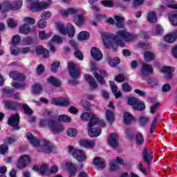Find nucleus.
Listing matches in <instances>:
<instances>
[{
	"label": "nucleus",
	"mask_w": 177,
	"mask_h": 177,
	"mask_svg": "<svg viewBox=\"0 0 177 177\" xmlns=\"http://www.w3.org/2000/svg\"><path fill=\"white\" fill-rule=\"evenodd\" d=\"M81 120L83 121H88V120H90V122H88V135L91 136V138H96V136H99L100 133H102V129H95L92 128L93 127H95L97 124H99L100 127H106V122L103 120H99V118L96 116V115L91 114L89 113H84L81 115Z\"/></svg>",
	"instance_id": "f257e3e1"
},
{
	"label": "nucleus",
	"mask_w": 177,
	"mask_h": 177,
	"mask_svg": "<svg viewBox=\"0 0 177 177\" xmlns=\"http://www.w3.org/2000/svg\"><path fill=\"white\" fill-rule=\"evenodd\" d=\"M113 39L119 46H125V42H131L135 39V35L129 33L127 30H119L116 32V35L113 37Z\"/></svg>",
	"instance_id": "f03ea898"
},
{
	"label": "nucleus",
	"mask_w": 177,
	"mask_h": 177,
	"mask_svg": "<svg viewBox=\"0 0 177 177\" xmlns=\"http://www.w3.org/2000/svg\"><path fill=\"white\" fill-rule=\"evenodd\" d=\"M39 127L41 128H48L53 133H60V132H63L65 129L63 124H59L53 120L47 122L44 119H41L39 122Z\"/></svg>",
	"instance_id": "7ed1b4c3"
},
{
	"label": "nucleus",
	"mask_w": 177,
	"mask_h": 177,
	"mask_svg": "<svg viewBox=\"0 0 177 177\" xmlns=\"http://www.w3.org/2000/svg\"><path fill=\"white\" fill-rule=\"evenodd\" d=\"M47 1H48V3L45 1L39 3L38 0H29L28 8L32 12H39V10H42V9H46L48 6H50V5H52L50 0Z\"/></svg>",
	"instance_id": "20e7f679"
},
{
	"label": "nucleus",
	"mask_w": 177,
	"mask_h": 177,
	"mask_svg": "<svg viewBox=\"0 0 177 177\" xmlns=\"http://www.w3.org/2000/svg\"><path fill=\"white\" fill-rule=\"evenodd\" d=\"M57 30L63 35H67L68 34L70 38H73V37H74V34H75V28H74L73 24L70 23H68L66 24V27H64V25H63V24H58Z\"/></svg>",
	"instance_id": "39448f33"
},
{
	"label": "nucleus",
	"mask_w": 177,
	"mask_h": 177,
	"mask_svg": "<svg viewBox=\"0 0 177 177\" xmlns=\"http://www.w3.org/2000/svg\"><path fill=\"white\" fill-rule=\"evenodd\" d=\"M23 6V0H15L12 3L5 1L3 5L4 10H19Z\"/></svg>",
	"instance_id": "423d86ee"
},
{
	"label": "nucleus",
	"mask_w": 177,
	"mask_h": 177,
	"mask_svg": "<svg viewBox=\"0 0 177 177\" xmlns=\"http://www.w3.org/2000/svg\"><path fill=\"white\" fill-rule=\"evenodd\" d=\"M128 104L132 106L134 110H138L139 111H143L145 109H146V106L145 103L142 102V101L139 100V99L136 97L129 98L127 101Z\"/></svg>",
	"instance_id": "0eeeda50"
},
{
	"label": "nucleus",
	"mask_w": 177,
	"mask_h": 177,
	"mask_svg": "<svg viewBox=\"0 0 177 177\" xmlns=\"http://www.w3.org/2000/svg\"><path fill=\"white\" fill-rule=\"evenodd\" d=\"M91 69L93 70V71H95L93 74L98 82H100L102 85H104L105 81L102 77H107L108 74L105 72V71H99V68H97V66H96V64H91ZM97 71H99L102 77L100 76L99 73H97Z\"/></svg>",
	"instance_id": "6e6552de"
},
{
	"label": "nucleus",
	"mask_w": 177,
	"mask_h": 177,
	"mask_svg": "<svg viewBox=\"0 0 177 177\" xmlns=\"http://www.w3.org/2000/svg\"><path fill=\"white\" fill-rule=\"evenodd\" d=\"M50 102L51 104H55V106H62V107L70 105V99L63 97L52 98Z\"/></svg>",
	"instance_id": "1a4fd4ad"
},
{
	"label": "nucleus",
	"mask_w": 177,
	"mask_h": 177,
	"mask_svg": "<svg viewBox=\"0 0 177 177\" xmlns=\"http://www.w3.org/2000/svg\"><path fill=\"white\" fill-rule=\"evenodd\" d=\"M68 68L70 75L72 77V78H80V68H78V66H75V64L68 63Z\"/></svg>",
	"instance_id": "9d476101"
},
{
	"label": "nucleus",
	"mask_w": 177,
	"mask_h": 177,
	"mask_svg": "<svg viewBox=\"0 0 177 177\" xmlns=\"http://www.w3.org/2000/svg\"><path fill=\"white\" fill-rule=\"evenodd\" d=\"M31 162L30 156L28 155L21 156L17 163V167L19 169L26 168L27 165Z\"/></svg>",
	"instance_id": "9b49d317"
},
{
	"label": "nucleus",
	"mask_w": 177,
	"mask_h": 177,
	"mask_svg": "<svg viewBox=\"0 0 177 177\" xmlns=\"http://www.w3.org/2000/svg\"><path fill=\"white\" fill-rule=\"evenodd\" d=\"M20 122V115L16 113L10 116L8 119V125L12 127L13 129H19V123Z\"/></svg>",
	"instance_id": "f8f14e48"
},
{
	"label": "nucleus",
	"mask_w": 177,
	"mask_h": 177,
	"mask_svg": "<svg viewBox=\"0 0 177 177\" xmlns=\"http://www.w3.org/2000/svg\"><path fill=\"white\" fill-rule=\"evenodd\" d=\"M37 150L41 153H50L52 151V143L44 140L41 142V146L38 147Z\"/></svg>",
	"instance_id": "ddd939ff"
},
{
	"label": "nucleus",
	"mask_w": 177,
	"mask_h": 177,
	"mask_svg": "<svg viewBox=\"0 0 177 177\" xmlns=\"http://www.w3.org/2000/svg\"><path fill=\"white\" fill-rule=\"evenodd\" d=\"M72 155L73 156L74 158L77 159V161H85L88 157L84 152V151L81 149H76L73 153Z\"/></svg>",
	"instance_id": "4468645a"
},
{
	"label": "nucleus",
	"mask_w": 177,
	"mask_h": 177,
	"mask_svg": "<svg viewBox=\"0 0 177 177\" xmlns=\"http://www.w3.org/2000/svg\"><path fill=\"white\" fill-rule=\"evenodd\" d=\"M108 143L113 149L118 147V135L115 133L111 134L108 138Z\"/></svg>",
	"instance_id": "2eb2a0df"
},
{
	"label": "nucleus",
	"mask_w": 177,
	"mask_h": 177,
	"mask_svg": "<svg viewBox=\"0 0 177 177\" xmlns=\"http://www.w3.org/2000/svg\"><path fill=\"white\" fill-rule=\"evenodd\" d=\"M58 12L62 17H68V16H71V15H75L78 11L75 10V8H70L66 10L60 8Z\"/></svg>",
	"instance_id": "dca6fc26"
},
{
	"label": "nucleus",
	"mask_w": 177,
	"mask_h": 177,
	"mask_svg": "<svg viewBox=\"0 0 177 177\" xmlns=\"http://www.w3.org/2000/svg\"><path fill=\"white\" fill-rule=\"evenodd\" d=\"M143 160L145 162H147L148 165H150V162L153 160V151L145 148L143 151Z\"/></svg>",
	"instance_id": "f3484780"
},
{
	"label": "nucleus",
	"mask_w": 177,
	"mask_h": 177,
	"mask_svg": "<svg viewBox=\"0 0 177 177\" xmlns=\"http://www.w3.org/2000/svg\"><path fill=\"white\" fill-rule=\"evenodd\" d=\"M85 20H86V18H85V12H84L82 14L76 15L73 21L77 27H81L85 24Z\"/></svg>",
	"instance_id": "a211bd4d"
},
{
	"label": "nucleus",
	"mask_w": 177,
	"mask_h": 177,
	"mask_svg": "<svg viewBox=\"0 0 177 177\" xmlns=\"http://www.w3.org/2000/svg\"><path fill=\"white\" fill-rule=\"evenodd\" d=\"M153 66L145 63L142 64L141 68V74L143 77L150 75L151 74H153Z\"/></svg>",
	"instance_id": "6ab92c4d"
},
{
	"label": "nucleus",
	"mask_w": 177,
	"mask_h": 177,
	"mask_svg": "<svg viewBox=\"0 0 177 177\" xmlns=\"http://www.w3.org/2000/svg\"><path fill=\"white\" fill-rule=\"evenodd\" d=\"M9 75L12 80H15V81H20L21 82L24 81L26 78V75L17 71H12L10 73Z\"/></svg>",
	"instance_id": "aec40b11"
},
{
	"label": "nucleus",
	"mask_w": 177,
	"mask_h": 177,
	"mask_svg": "<svg viewBox=\"0 0 177 177\" xmlns=\"http://www.w3.org/2000/svg\"><path fill=\"white\" fill-rule=\"evenodd\" d=\"M32 31H35V28L34 27H30L29 24H24L19 28L20 34H30V32H32Z\"/></svg>",
	"instance_id": "412c9836"
},
{
	"label": "nucleus",
	"mask_w": 177,
	"mask_h": 177,
	"mask_svg": "<svg viewBox=\"0 0 177 177\" xmlns=\"http://www.w3.org/2000/svg\"><path fill=\"white\" fill-rule=\"evenodd\" d=\"M91 56L95 59V60H102L103 57V54H102V51L96 47H93L91 48Z\"/></svg>",
	"instance_id": "4be33fe9"
},
{
	"label": "nucleus",
	"mask_w": 177,
	"mask_h": 177,
	"mask_svg": "<svg viewBox=\"0 0 177 177\" xmlns=\"http://www.w3.org/2000/svg\"><path fill=\"white\" fill-rule=\"evenodd\" d=\"M84 79L87 82H88L90 85V88L91 89H96L97 88V83H96V81L95 80V78H93V76L89 75V74H86L84 75Z\"/></svg>",
	"instance_id": "5701e85b"
},
{
	"label": "nucleus",
	"mask_w": 177,
	"mask_h": 177,
	"mask_svg": "<svg viewBox=\"0 0 177 177\" xmlns=\"http://www.w3.org/2000/svg\"><path fill=\"white\" fill-rule=\"evenodd\" d=\"M26 138L35 147H38L39 146L40 140L38 138H36L31 133H28L26 134Z\"/></svg>",
	"instance_id": "b1692460"
},
{
	"label": "nucleus",
	"mask_w": 177,
	"mask_h": 177,
	"mask_svg": "<svg viewBox=\"0 0 177 177\" xmlns=\"http://www.w3.org/2000/svg\"><path fill=\"white\" fill-rule=\"evenodd\" d=\"M70 44L73 48H75V57H77L79 60H82L84 59V55H82V53L78 50V45H77V43L74 41V40H71L70 42Z\"/></svg>",
	"instance_id": "393cba45"
},
{
	"label": "nucleus",
	"mask_w": 177,
	"mask_h": 177,
	"mask_svg": "<svg viewBox=\"0 0 177 177\" xmlns=\"http://www.w3.org/2000/svg\"><path fill=\"white\" fill-rule=\"evenodd\" d=\"M105 118L109 124H112L115 121V115L114 111L110 109H107L105 112Z\"/></svg>",
	"instance_id": "a878e982"
},
{
	"label": "nucleus",
	"mask_w": 177,
	"mask_h": 177,
	"mask_svg": "<svg viewBox=\"0 0 177 177\" xmlns=\"http://www.w3.org/2000/svg\"><path fill=\"white\" fill-rule=\"evenodd\" d=\"M80 145L82 147H86V149H91L95 147V141L91 140H82L80 141Z\"/></svg>",
	"instance_id": "bb28decb"
},
{
	"label": "nucleus",
	"mask_w": 177,
	"mask_h": 177,
	"mask_svg": "<svg viewBox=\"0 0 177 177\" xmlns=\"http://www.w3.org/2000/svg\"><path fill=\"white\" fill-rule=\"evenodd\" d=\"M37 55H43L44 59H48L49 57V50L46 48H43L41 46H39L36 48Z\"/></svg>",
	"instance_id": "cd10ccee"
},
{
	"label": "nucleus",
	"mask_w": 177,
	"mask_h": 177,
	"mask_svg": "<svg viewBox=\"0 0 177 177\" xmlns=\"http://www.w3.org/2000/svg\"><path fill=\"white\" fill-rule=\"evenodd\" d=\"M118 164H124V160L119 157L116 158V161H112L111 162V171H116L119 168Z\"/></svg>",
	"instance_id": "c85d7f7f"
},
{
	"label": "nucleus",
	"mask_w": 177,
	"mask_h": 177,
	"mask_svg": "<svg viewBox=\"0 0 177 177\" xmlns=\"http://www.w3.org/2000/svg\"><path fill=\"white\" fill-rule=\"evenodd\" d=\"M93 163L94 165H97L100 168H104L106 167V160L102 158L96 157L94 158Z\"/></svg>",
	"instance_id": "c756f323"
},
{
	"label": "nucleus",
	"mask_w": 177,
	"mask_h": 177,
	"mask_svg": "<svg viewBox=\"0 0 177 177\" xmlns=\"http://www.w3.org/2000/svg\"><path fill=\"white\" fill-rule=\"evenodd\" d=\"M161 73L167 75V78H171V74L175 71V68L171 66H164L160 69Z\"/></svg>",
	"instance_id": "7c9ffc66"
},
{
	"label": "nucleus",
	"mask_w": 177,
	"mask_h": 177,
	"mask_svg": "<svg viewBox=\"0 0 177 177\" xmlns=\"http://www.w3.org/2000/svg\"><path fill=\"white\" fill-rule=\"evenodd\" d=\"M109 84L112 90V92L114 93L115 96V98L118 99V97H121V92L120 91L117 92L118 91V87L117 86V85H115L114 82L111 81Z\"/></svg>",
	"instance_id": "2f4dec72"
},
{
	"label": "nucleus",
	"mask_w": 177,
	"mask_h": 177,
	"mask_svg": "<svg viewBox=\"0 0 177 177\" xmlns=\"http://www.w3.org/2000/svg\"><path fill=\"white\" fill-rule=\"evenodd\" d=\"M102 37L104 46L106 48H110V45H111V43L110 42V34L103 32Z\"/></svg>",
	"instance_id": "473e14b6"
},
{
	"label": "nucleus",
	"mask_w": 177,
	"mask_h": 177,
	"mask_svg": "<svg viewBox=\"0 0 177 177\" xmlns=\"http://www.w3.org/2000/svg\"><path fill=\"white\" fill-rule=\"evenodd\" d=\"M6 107L10 110H16L20 107V104L17 102H12L10 101H5Z\"/></svg>",
	"instance_id": "72a5a7b5"
},
{
	"label": "nucleus",
	"mask_w": 177,
	"mask_h": 177,
	"mask_svg": "<svg viewBox=\"0 0 177 177\" xmlns=\"http://www.w3.org/2000/svg\"><path fill=\"white\" fill-rule=\"evenodd\" d=\"M134 120L133 116H132V114L130 113L126 112L124 113L123 120L124 124H131V122H133Z\"/></svg>",
	"instance_id": "f704fd0d"
},
{
	"label": "nucleus",
	"mask_w": 177,
	"mask_h": 177,
	"mask_svg": "<svg viewBox=\"0 0 177 177\" xmlns=\"http://www.w3.org/2000/svg\"><path fill=\"white\" fill-rule=\"evenodd\" d=\"M47 81L48 84H50L51 85H53V86H56V87L60 86V84H62L60 80H59L57 78L53 76H51L48 79H47Z\"/></svg>",
	"instance_id": "c9c22d12"
},
{
	"label": "nucleus",
	"mask_w": 177,
	"mask_h": 177,
	"mask_svg": "<svg viewBox=\"0 0 177 177\" xmlns=\"http://www.w3.org/2000/svg\"><path fill=\"white\" fill-rule=\"evenodd\" d=\"M169 19L172 26H177V11H174L169 15Z\"/></svg>",
	"instance_id": "e433bc0d"
},
{
	"label": "nucleus",
	"mask_w": 177,
	"mask_h": 177,
	"mask_svg": "<svg viewBox=\"0 0 177 177\" xmlns=\"http://www.w3.org/2000/svg\"><path fill=\"white\" fill-rule=\"evenodd\" d=\"M147 21L149 23H157V14L155 12H149L147 16Z\"/></svg>",
	"instance_id": "4c0bfd02"
},
{
	"label": "nucleus",
	"mask_w": 177,
	"mask_h": 177,
	"mask_svg": "<svg viewBox=\"0 0 177 177\" xmlns=\"http://www.w3.org/2000/svg\"><path fill=\"white\" fill-rule=\"evenodd\" d=\"M66 167L68 168V169H70L71 176H74V175H75V173L77 172V165L70 162H67L66 163Z\"/></svg>",
	"instance_id": "58836bf2"
},
{
	"label": "nucleus",
	"mask_w": 177,
	"mask_h": 177,
	"mask_svg": "<svg viewBox=\"0 0 177 177\" xmlns=\"http://www.w3.org/2000/svg\"><path fill=\"white\" fill-rule=\"evenodd\" d=\"M34 171H38L41 175H45L48 171V166L46 165H42L41 166L33 167Z\"/></svg>",
	"instance_id": "ea45409f"
},
{
	"label": "nucleus",
	"mask_w": 177,
	"mask_h": 177,
	"mask_svg": "<svg viewBox=\"0 0 177 177\" xmlns=\"http://www.w3.org/2000/svg\"><path fill=\"white\" fill-rule=\"evenodd\" d=\"M89 37H90L89 32L86 31H82L78 35L77 39L79 41H85V39H88Z\"/></svg>",
	"instance_id": "a19ab883"
},
{
	"label": "nucleus",
	"mask_w": 177,
	"mask_h": 177,
	"mask_svg": "<svg viewBox=\"0 0 177 177\" xmlns=\"http://www.w3.org/2000/svg\"><path fill=\"white\" fill-rule=\"evenodd\" d=\"M114 19L116 21V27H118V28H122V27H124V18L121 17H115Z\"/></svg>",
	"instance_id": "79ce46f5"
},
{
	"label": "nucleus",
	"mask_w": 177,
	"mask_h": 177,
	"mask_svg": "<svg viewBox=\"0 0 177 177\" xmlns=\"http://www.w3.org/2000/svg\"><path fill=\"white\" fill-rule=\"evenodd\" d=\"M164 39L167 42V44H172V42H175V41H176V39H175L172 32L166 35Z\"/></svg>",
	"instance_id": "37998d69"
},
{
	"label": "nucleus",
	"mask_w": 177,
	"mask_h": 177,
	"mask_svg": "<svg viewBox=\"0 0 177 177\" xmlns=\"http://www.w3.org/2000/svg\"><path fill=\"white\" fill-rule=\"evenodd\" d=\"M149 118L147 116H140L139 119L140 125L141 127H146L149 124Z\"/></svg>",
	"instance_id": "c03bdc74"
},
{
	"label": "nucleus",
	"mask_w": 177,
	"mask_h": 177,
	"mask_svg": "<svg viewBox=\"0 0 177 177\" xmlns=\"http://www.w3.org/2000/svg\"><path fill=\"white\" fill-rule=\"evenodd\" d=\"M144 59L146 62H151L154 59V53L147 51L144 53Z\"/></svg>",
	"instance_id": "a18cd8bd"
},
{
	"label": "nucleus",
	"mask_w": 177,
	"mask_h": 177,
	"mask_svg": "<svg viewBox=\"0 0 177 177\" xmlns=\"http://www.w3.org/2000/svg\"><path fill=\"white\" fill-rule=\"evenodd\" d=\"M108 63L111 67H115L117 64H120V58H109L108 60Z\"/></svg>",
	"instance_id": "49530a36"
},
{
	"label": "nucleus",
	"mask_w": 177,
	"mask_h": 177,
	"mask_svg": "<svg viewBox=\"0 0 177 177\" xmlns=\"http://www.w3.org/2000/svg\"><path fill=\"white\" fill-rule=\"evenodd\" d=\"M59 122H71V118L67 115H61L58 118Z\"/></svg>",
	"instance_id": "de8ad7c7"
},
{
	"label": "nucleus",
	"mask_w": 177,
	"mask_h": 177,
	"mask_svg": "<svg viewBox=\"0 0 177 177\" xmlns=\"http://www.w3.org/2000/svg\"><path fill=\"white\" fill-rule=\"evenodd\" d=\"M66 133L68 136H70L71 138H74V136H77L78 131H77V129H75L71 128L67 130Z\"/></svg>",
	"instance_id": "09e8293b"
},
{
	"label": "nucleus",
	"mask_w": 177,
	"mask_h": 177,
	"mask_svg": "<svg viewBox=\"0 0 177 177\" xmlns=\"http://www.w3.org/2000/svg\"><path fill=\"white\" fill-rule=\"evenodd\" d=\"M41 91H42V87L41 86V85L37 84L32 86V93H41Z\"/></svg>",
	"instance_id": "8fccbe9b"
},
{
	"label": "nucleus",
	"mask_w": 177,
	"mask_h": 177,
	"mask_svg": "<svg viewBox=\"0 0 177 177\" xmlns=\"http://www.w3.org/2000/svg\"><path fill=\"white\" fill-rule=\"evenodd\" d=\"M12 86H13V88H15V89H24V88H26V84L24 82H14L12 83Z\"/></svg>",
	"instance_id": "3c124183"
},
{
	"label": "nucleus",
	"mask_w": 177,
	"mask_h": 177,
	"mask_svg": "<svg viewBox=\"0 0 177 177\" xmlns=\"http://www.w3.org/2000/svg\"><path fill=\"white\" fill-rule=\"evenodd\" d=\"M24 23L29 26H32V24H35V19L31 17H25L24 18Z\"/></svg>",
	"instance_id": "603ef678"
},
{
	"label": "nucleus",
	"mask_w": 177,
	"mask_h": 177,
	"mask_svg": "<svg viewBox=\"0 0 177 177\" xmlns=\"http://www.w3.org/2000/svg\"><path fill=\"white\" fill-rule=\"evenodd\" d=\"M102 6H105V8H113V1L111 0H105L101 1Z\"/></svg>",
	"instance_id": "864d4df0"
},
{
	"label": "nucleus",
	"mask_w": 177,
	"mask_h": 177,
	"mask_svg": "<svg viewBox=\"0 0 177 177\" xmlns=\"http://www.w3.org/2000/svg\"><path fill=\"white\" fill-rule=\"evenodd\" d=\"M158 120V117H156L153 121L152 123L151 124V129H150V132L151 133H153V132H154V131H156V127H157V121Z\"/></svg>",
	"instance_id": "5fc2aeb1"
},
{
	"label": "nucleus",
	"mask_w": 177,
	"mask_h": 177,
	"mask_svg": "<svg viewBox=\"0 0 177 177\" xmlns=\"http://www.w3.org/2000/svg\"><path fill=\"white\" fill-rule=\"evenodd\" d=\"M50 33H46L45 31L39 32V38L40 39H48L50 38Z\"/></svg>",
	"instance_id": "6e6d98bb"
},
{
	"label": "nucleus",
	"mask_w": 177,
	"mask_h": 177,
	"mask_svg": "<svg viewBox=\"0 0 177 177\" xmlns=\"http://www.w3.org/2000/svg\"><path fill=\"white\" fill-rule=\"evenodd\" d=\"M136 142L137 145H143L145 139L143 138V135H142V133L136 135Z\"/></svg>",
	"instance_id": "4d7b16f0"
},
{
	"label": "nucleus",
	"mask_w": 177,
	"mask_h": 177,
	"mask_svg": "<svg viewBox=\"0 0 177 177\" xmlns=\"http://www.w3.org/2000/svg\"><path fill=\"white\" fill-rule=\"evenodd\" d=\"M162 1L168 6V8H171V9H177V4H168L171 2H174V0H162Z\"/></svg>",
	"instance_id": "13d9d810"
},
{
	"label": "nucleus",
	"mask_w": 177,
	"mask_h": 177,
	"mask_svg": "<svg viewBox=\"0 0 177 177\" xmlns=\"http://www.w3.org/2000/svg\"><path fill=\"white\" fill-rule=\"evenodd\" d=\"M162 34H164V28L160 25L156 26V35H162Z\"/></svg>",
	"instance_id": "bf43d9fd"
},
{
	"label": "nucleus",
	"mask_w": 177,
	"mask_h": 177,
	"mask_svg": "<svg viewBox=\"0 0 177 177\" xmlns=\"http://www.w3.org/2000/svg\"><path fill=\"white\" fill-rule=\"evenodd\" d=\"M8 27L15 28L17 26V22L14 19H10L7 21Z\"/></svg>",
	"instance_id": "052dcab7"
},
{
	"label": "nucleus",
	"mask_w": 177,
	"mask_h": 177,
	"mask_svg": "<svg viewBox=\"0 0 177 177\" xmlns=\"http://www.w3.org/2000/svg\"><path fill=\"white\" fill-rule=\"evenodd\" d=\"M37 26L39 28H45V27L48 26V22H46V21H44V19H41L38 21Z\"/></svg>",
	"instance_id": "680f3d73"
},
{
	"label": "nucleus",
	"mask_w": 177,
	"mask_h": 177,
	"mask_svg": "<svg viewBox=\"0 0 177 177\" xmlns=\"http://www.w3.org/2000/svg\"><path fill=\"white\" fill-rule=\"evenodd\" d=\"M81 104L85 110H91V102L88 101H82Z\"/></svg>",
	"instance_id": "e2e57ef3"
},
{
	"label": "nucleus",
	"mask_w": 177,
	"mask_h": 177,
	"mask_svg": "<svg viewBox=\"0 0 177 177\" xmlns=\"http://www.w3.org/2000/svg\"><path fill=\"white\" fill-rule=\"evenodd\" d=\"M60 66V62H55L51 65V70L53 73H56L57 71V69L59 68Z\"/></svg>",
	"instance_id": "0e129e2a"
},
{
	"label": "nucleus",
	"mask_w": 177,
	"mask_h": 177,
	"mask_svg": "<svg viewBox=\"0 0 177 177\" xmlns=\"http://www.w3.org/2000/svg\"><path fill=\"white\" fill-rule=\"evenodd\" d=\"M52 16V13L49 11H46L41 14V19L42 20H47V19H50Z\"/></svg>",
	"instance_id": "69168bd1"
},
{
	"label": "nucleus",
	"mask_w": 177,
	"mask_h": 177,
	"mask_svg": "<svg viewBox=\"0 0 177 177\" xmlns=\"http://www.w3.org/2000/svg\"><path fill=\"white\" fill-rule=\"evenodd\" d=\"M20 35H16L12 37V44L14 45H19V43L21 41Z\"/></svg>",
	"instance_id": "338daca9"
},
{
	"label": "nucleus",
	"mask_w": 177,
	"mask_h": 177,
	"mask_svg": "<svg viewBox=\"0 0 177 177\" xmlns=\"http://www.w3.org/2000/svg\"><path fill=\"white\" fill-rule=\"evenodd\" d=\"M117 82H124L125 81V75L124 74H119L115 77Z\"/></svg>",
	"instance_id": "774afa93"
}]
</instances>
